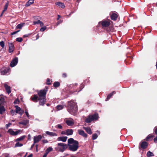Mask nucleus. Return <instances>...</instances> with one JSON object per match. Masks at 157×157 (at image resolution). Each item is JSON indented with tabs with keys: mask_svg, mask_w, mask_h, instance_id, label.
Listing matches in <instances>:
<instances>
[{
	"mask_svg": "<svg viewBox=\"0 0 157 157\" xmlns=\"http://www.w3.org/2000/svg\"><path fill=\"white\" fill-rule=\"evenodd\" d=\"M67 147L68 149L72 151H75L79 147V143L77 141L74 140L72 138H70L68 140Z\"/></svg>",
	"mask_w": 157,
	"mask_h": 157,
	"instance_id": "nucleus-1",
	"label": "nucleus"
},
{
	"mask_svg": "<svg viewBox=\"0 0 157 157\" xmlns=\"http://www.w3.org/2000/svg\"><path fill=\"white\" fill-rule=\"evenodd\" d=\"M47 90H40L37 92L38 96V100L40 105L43 106L46 102V95Z\"/></svg>",
	"mask_w": 157,
	"mask_h": 157,
	"instance_id": "nucleus-2",
	"label": "nucleus"
},
{
	"mask_svg": "<svg viewBox=\"0 0 157 157\" xmlns=\"http://www.w3.org/2000/svg\"><path fill=\"white\" fill-rule=\"evenodd\" d=\"M67 110L71 114H75L78 111L76 103L72 101L68 102Z\"/></svg>",
	"mask_w": 157,
	"mask_h": 157,
	"instance_id": "nucleus-3",
	"label": "nucleus"
},
{
	"mask_svg": "<svg viewBox=\"0 0 157 157\" xmlns=\"http://www.w3.org/2000/svg\"><path fill=\"white\" fill-rule=\"evenodd\" d=\"M67 145L63 143H59L55 149L57 151L63 152L67 148Z\"/></svg>",
	"mask_w": 157,
	"mask_h": 157,
	"instance_id": "nucleus-4",
	"label": "nucleus"
},
{
	"mask_svg": "<svg viewBox=\"0 0 157 157\" xmlns=\"http://www.w3.org/2000/svg\"><path fill=\"white\" fill-rule=\"evenodd\" d=\"M98 118V114L95 113L92 115L89 116L85 120L86 122L90 123L92 121L96 120Z\"/></svg>",
	"mask_w": 157,
	"mask_h": 157,
	"instance_id": "nucleus-5",
	"label": "nucleus"
},
{
	"mask_svg": "<svg viewBox=\"0 0 157 157\" xmlns=\"http://www.w3.org/2000/svg\"><path fill=\"white\" fill-rule=\"evenodd\" d=\"M64 121L67 125L69 126H73L74 124V120L71 118H66Z\"/></svg>",
	"mask_w": 157,
	"mask_h": 157,
	"instance_id": "nucleus-6",
	"label": "nucleus"
},
{
	"mask_svg": "<svg viewBox=\"0 0 157 157\" xmlns=\"http://www.w3.org/2000/svg\"><path fill=\"white\" fill-rule=\"evenodd\" d=\"M140 146L139 147V149H140L141 148L145 149L148 146V143L145 141H143L141 142L140 143Z\"/></svg>",
	"mask_w": 157,
	"mask_h": 157,
	"instance_id": "nucleus-7",
	"label": "nucleus"
},
{
	"mask_svg": "<svg viewBox=\"0 0 157 157\" xmlns=\"http://www.w3.org/2000/svg\"><path fill=\"white\" fill-rule=\"evenodd\" d=\"M21 132V130H18L16 131H14L12 129H9L8 131V132L10 135L13 136H16L19 134Z\"/></svg>",
	"mask_w": 157,
	"mask_h": 157,
	"instance_id": "nucleus-8",
	"label": "nucleus"
},
{
	"mask_svg": "<svg viewBox=\"0 0 157 157\" xmlns=\"http://www.w3.org/2000/svg\"><path fill=\"white\" fill-rule=\"evenodd\" d=\"M18 61V59L17 57L14 58L11 61L10 64L11 67H13L15 66L17 64Z\"/></svg>",
	"mask_w": 157,
	"mask_h": 157,
	"instance_id": "nucleus-9",
	"label": "nucleus"
},
{
	"mask_svg": "<svg viewBox=\"0 0 157 157\" xmlns=\"http://www.w3.org/2000/svg\"><path fill=\"white\" fill-rule=\"evenodd\" d=\"M42 136L41 135L36 136L34 137V144L38 143L42 139Z\"/></svg>",
	"mask_w": 157,
	"mask_h": 157,
	"instance_id": "nucleus-10",
	"label": "nucleus"
},
{
	"mask_svg": "<svg viewBox=\"0 0 157 157\" xmlns=\"http://www.w3.org/2000/svg\"><path fill=\"white\" fill-rule=\"evenodd\" d=\"M31 100L35 102H37L38 100V96L37 94H34L30 98Z\"/></svg>",
	"mask_w": 157,
	"mask_h": 157,
	"instance_id": "nucleus-11",
	"label": "nucleus"
},
{
	"mask_svg": "<svg viewBox=\"0 0 157 157\" xmlns=\"http://www.w3.org/2000/svg\"><path fill=\"white\" fill-rule=\"evenodd\" d=\"M101 24L103 27H108L110 25V22L109 21H103L101 22Z\"/></svg>",
	"mask_w": 157,
	"mask_h": 157,
	"instance_id": "nucleus-12",
	"label": "nucleus"
},
{
	"mask_svg": "<svg viewBox=\"0 0 157 157\" xmlns=\"http://www.w3.org/2000/svg\"><path fill=\"white\" fill-rule=\"evenodd\" d=\"M78 132L80 135L82 136L85 138H86L87 137V135L85 132L83 130L78 129Z\"/></svg>",
	"mask_w": 157,
	"mask_h": 157,
	"instance_id": "nucleus-13",
	"label": "nucleus"
},
{
	"mask_svg": "<svg viewBox=\"0 0 157 157\" xmlns=\"http://www.w3.org/2000/svg\"><path fill=\"white\" fill-rule=\"evenodd\" d=\"M10 68H5L1 71L2 75H7L9 73Z\"/></svg>",
	"mask_w": 157,
	"mask_h": 157,
	"instance_id": "nucleus-14",
	"label": "nucleus"
},
{
	"mask_svg": "<svg viewBox=\"0 0 157 157\" xmlns=\"http://www.w3.org/2000/svg\"><path fill=\"white\" fill-rule=\"evenodd\" d=\"M9 52L11 53L13 52L14 49V46L12 43H9Z\"/></svg>",
	"mask_w": 157,
	"mask_h": 157,
	"instance_id": "nucleus-15",
	"label": "nucleus"
},
{
	"mask_svg": "<svg viewBox=\"0 0 157 157\" xmlns=\"http://www.w3.org/2000/svg\"><path fill=\"white\" fill-rule=\"evenodd\" d=\"M110 17L111 18L112 20H113V21H115L117 19V18L118 15L117 13H113L111 15Z\"/></svg>",
	"mask_w": 157,
	"mask_h": 157,
	"instance_id": "nucleus-16",
	"label": "nucleus"
},
{
	"mask_svg": "<svg viewBox=\"0 0 157 157\" xmlns=\"http://www.w3.org/2000/svg\"><path fill=\"white\" fill-rule=\"evenodd\" d=\"M4 86L8 94H10L11 92L10 86H8L6 83L4 84Z\"/></svg>",
	"mask_w": 157,
	"mask_h": 157,
	"instance_id": "nucleus-17",
	"label": "nucleus"
},
{
	"mask_svg": "<svg viewBox=\"0 0 157 157\" xmlns=\"http://www.w3.org/2000/svg\"><path fill=\"white\" fill-rule=\"evenodd\" d=\"M67 139V136H60L58 137L57 140L58 141H61L63 142H65L66 141Z\"/></svg>",
	"mask_w": 157,
	"mask_h": 157,
	"instance_id": "nucleus-18",
	"label": "nucleus"
},
{
	"mask_svg": "<svg viewBox=\"0 0 157 157\" xmlns=\"http://www.w3.org/2000/svg\"><path fill=\"white\" fill-rule=\"evenodd\" d=\"M73 132V131L72 129H67L66 130V135L67 136L72 135Z\"/></svg>",
	"mask_w": 157,
	"mask_h": 157,
	"instance_id": "nucleus-19",
	"label": "nucleus"
},
{
	"mask_svg": "<svg viewBox=\"0 0 157 157\" xmlns=\"http://www.w3.org/2000/svg\"><path fill=\"white\" fill-rule=\"evenodd\" d=\"M83 128L84 129L86 132L89 134H92V132L91 131V129L90 128L88 127H83Z\"/></svg>",
	"mask_w": 157,
	"mask_h": 157,
	"instance_id": "nucleus-20",
	"label": "nucleus"
},
{
	"mask_svg": "<svg viewBox=\"0 0 157 157\" xmlns=\"http://www.w3.org/2000/svg\"><path fill=\"white\" fill-rule=\"evenodd\" d=\"M5 102L4 97L3 95H0V105H1Z\"/></svg>",
	"mask_w": 157,
	"mask_h": 157,
	"instance_id": "nucleus-21",
	"label": "nucleus"
},
{
	"mask_svg": "<svg viewBox=\"0 0 157 157\" xmlns=\"http://www.w3.org/2000/svg\"><path fill=\"white\" fill-rule=\"evenodd\" d=\"M34 0H29L26 3L25 6L28 7L34 3Z\"/></svg>",
	"mask_w": 157,
	"mask_h": 157,
	"instance_id": "nucleus-22",
	"label": "nucleus"
},
{
	"mask_svg": "<svg viewBox=\"0 0 157 157\" xmlns=\"http://www.w3.org/2000/svg\"><path fill=\"white\" fill-rule=\"evenodd\" d=\"M46 133L47 135L51 136H57V134L54 132H51L49 131H46Z\"/></svg>",
	"mask_w": 157,
	"mask_h": 157,
	"instance_id": "nucleus-23",
	"label": "nucleus"
},
{
	"mask_svg": "<svg viewBox=\"0 0 157 157\" xmlns=\"http://www.w3.org/2000/svg\"><path fill=\"white\" fill-rule=\"evenodd\" d=\"M56 5L61 7L62 8H64L65 7V6L63 3L60 2H57L56 3Z\"/></svg>",
	"mask_w": 157,
	"mask_h": 157,
	"instance_id": "nucleus-24",
	"label": "nucleus"
},
{
	"mask_svg": "<svg viewBox=\"0 0 157 157\" xmlns=\"http://www.w3.org/2000/svg\"><path fill=\"white\" fill-rule=\"evenodd\" d=\"M29 121L27 120H24L20 122L19 123L20 124H22L24 125H26L28 123Z\"/></svg>",
	"mask_w": 157,
	"mask_h": 157,
	"instance_id": "nucleus-25",
	"label": "nucleus"
},
{
	"mask_svg": "<svg viewBox=\"0 0 157 157\" xmlns=\"http://www.w3.org/2000/svg\"><path fill=\"white\" fill-rule=\"evenodd\" d=\"M116 93V92L115 91H113L111 93L109 94L107 97V98H106V101H108V100L113 95Z\"/></svg>",
	"mask_w": 157,
	"mask_h": 157,
	"instance_id": "nucleus-26",
	"label": "nucleus"
},
{
	"mask_svg": "<svg viewBox=\"0 0 157 157\" xmlns=\"http://www.w3.org/2000/svg\"><path fill=\"white\" fill-rule=\"evenodd\" d=\"M6 109L3 106L0 105V114H2L3 113L5 112Z\"/></svg>",
	"mask_w": 157,
	"mask_h": 157,
	"instance_id": "nucleus-27",
	"label": "nucleus"
},
{
	"mask_svg": "<svg viewBox=\"0 0 157 157\" xmlns=\"http://www.w3.org/2000/svg\"><path fill=\"white\" fill-rule=\"evenodd\" d=\"M153 137V136L152 134H149L147 136L146 138L145 139L146 141H149L151 139H152Z\"/></svg>",
	"mask_w": 157,
	"mask_h": 157,
	"instance_id": "nucleus-28",
	"label": "nucleus"
},
{
	"mask_svg": "<svg viewBox=\"0 0 157 157\" xmlns=\"http://www.w3.org/2000/svg\"><path fill=\"white\" fill-rule=\"evenodd\" d=\"M15 107L16 108V113H19V112L21 110V108L17 105H15Z\"/></svg>",
	"mask_w": 157,
	"mask_h": 157,
	"instance_id": "nucleus-29",
	"label": "nucleus"
},
{
	"mask_svg": "<svg viewBox=\"0 0 157 157\" xmlns=\"http://www.w3.org/2000/svg\"><path fill=\"white\" fill-rule=\"evenodd\" d=\"M25 136H21L19 138L16 139L15 141H21V140H23L25 138Z\"/></svg>",
	"mask_w": 157,
	"mask_h": 157,
	"instance_id": "nucleus-30",
	"label": "nucleus"
},
{
	"mask_svg": "<svg viewBox=\"0 0 157 157\" xmlns=\"http://www.w3.org/2000/svg\"><path fill=\"white\" fill-rule=\"evenodd\" d=\"M147 156L148 157L152 156H154V154L152 152L149 151L147 152Z\"/></svg>",
	"mask_w": 157,
	"mask_h": 157,
	"instance_id": "nucleus-31",
	"label": "nucleus"
},
{
	"mask_svg": "<svg viewBox=\"0 0 157 157\" xmlns=\"http://www.w3.org/2000/svg\"><path fill=\"white\" fill-rule=\"evenodd\" d=\"M53 151V148L52 147H50L48 148L45 151L48 153L50 152Z\"/></svg>",
	"mask_w": 157,
	"mask_h": 157,
	"instance_id": "nucleus-32",
	"label": "nucleus"
},
{
	"mask_svg": "<svg viewBox=\"0 0 157 157\" xmlns=\"http://www.w3.org/2000/svg\"><path fill=\"white\" fill-rule=\"evenodd\" d=\"M60 83L58 82H56L53 83V86L55 87H58L60 86Z\"/></svg>",
	"mask_w": 157,
	"mask_h": 157,
	"instance_id": "nucleus-33",
	"label": "nucleus"
},
{
	"mask_svg": "<svg viewBox=\"0 0 157 157\" xmlns=\"http://www.w3.org/2000/svg\"><path fill=\"white\" fill-rule=\"evenodd\" d=\"M24 24H20L18 25L16 27V29H21L22 27L23 26Z\"/></svg>",
	"mask_w": 157,
	"mask_h": 157,
	"instance_id": "nucleus-34",
	"label": "nucleus"
},
{
	"mask_svg": "<svg viewBox=\"0 0 157 157\" xmlns=\"http://www.w3.org/2000/svg\"><path fill=\"white\" fill-rule=\"evenodd\" d=\"M8 5H9V2H7L6 3V4L5 6L4 9L3 10V13H4L7 10Z\"/></svg>",
	"mask_w": 157,
	"mask_h": 157,
	"instance_id": "nucleus-35",
	"label": "nucleus"
},
{
	"mask_svg": "<svg viewBox=\"0 0 157 157\" xmlns=\"http://www.w3.org/2000/svg\"><path fill=\"white\" fill-rule=\"evenodd\" d=\"M23 144L21 143H20L19 142L17 143L15 145V147H20L22 146Z\"/></svg>",
	"mask_w": 157,
	"mask_h": 157,
	"instance_id": "nucleus-36",
	"label": "nucleus"
},
{
	"mask_svg": "<svg viewBox=\"0 0 157 157\" xmlns=\"http://www.w3.org/2000/svg\"><path fill=\"white\" fill-rule=\"evenodd\" d=\"M98 137L97 134H94L92 135V139L94 140L96 139Z\"/></svg>",
	"mask_w": 157,
	"mask_h": 157,
	"instance_id": "nucleus-37",
	"label": "nucleus"
},
{
	"mask_svg": "<svg viewBox=\"0 0 157 157\" xmlns=\"http://www.w3.org/2000/svg\"><path fill=\"white\" fill-rule=\"evenodd\" d=\"M57 108L58 110H59L63 109V106L61 105H58L57 106Z\"/></svg>",
	"mask_w": 157,
	"mask_h": 157,
	"instance_id": "nucleus-38",
	"label": "nucleus"
},
{
	"mask_svg": "<svg viewBox=\"0 0 157 157\" xmlns=\"http://www.w3.org/2000/svg\"><path fill=\"white\" fill-rule=\"evenodd\" d=\"M0 46H1V47L3 48L5 46L4 43L3 41H1L0 42Z\"/></svg>",
	"mask_w": 157,
	"mask_h": 157,
	"instance_id": "nucleus-39",
	"label": "nucleus"
},
{
	"mask_svg": "<svg viewBox=\"0 0 157 157\" xmlns=\"http://www.w3.org/2000/svg\"><path fill=\"white\" fill-rule=\"evenodd\" d=\"M23 39L21 37H18L16 39V41H18L19 42H21L22 41Z\"/></svg>",
	"mask_w": 157,
	"mask_h": 157,
	"instance_id": "nucleus-40",
	"label": "nucleus"
},
{
	"mask_svg": "<svg viewBox=\"0 0 157 157\" xmlns=\"http://www.w3.org/2000/svg\"><path fill=\"white\" fill-rule=\"evenodd\" d=\"M46 29V27L45 26L42 28H41L40 29V30L41 32H43Z\"/></svg>",
	"mask_w": 157,
	"mask_h": 157,
	"instance_id": "nucleus-41",
	"label": "nucleus"
},
{
	"mask_svg": "<svg viewBox=\"0 0 157 157\" xmlns=\"http://www.w3.org/2000/svg\"><path fill=\"white\" fill-rule=\"evenodd\" d=\"M50 82V80L48 78H47V80L46 84L47 85H48L51 84V83Z\"/></svg>",
	"mask_w": 157,
	"mask_h": 157,
	"instance_id": "nucleus-42",
	"label": "nucleus"
},
{
	"mask_svg": "<svg viewBox=\"0 0 157 157\" xmlns=\"http://www.w3.org/2000/svg\"><path fill=\"white\" fill-rule=\"evenodd\" d=\"M40 22V20H38L37 21H35L33 22V24L34 25H35L36 24H39Z\"/></svg>",
	"mask_w": 157,
	"mask_h": 157,
	"instance_id": "nucleus-43",
	"label": "nucleus"
},
{
	"mask_svg": "<svg viewBox=\"0 0 157 157\" xmlns=\"http://www.w3.org/2000/svg\"><path fill=\"white\" fill-rule=\"evenodd\" d=\"M57 126L58 128L62 129V126L61 124H58Z\"/></svg>",
	"mask_w": 157,
	"mask_h": 157,
	"instance_id": "nucleus-44",
	"label": "nucleus"
},
{
	"mask_svg": "<svg viewBox=\"0 0 157 157\" xmlns=\"http://www.w3.org/2000/svg\"><path fill=\"white\" fill-rule=\"evenodd\" d=\"M154 131L155 133L157 135V127H155L154 128Z\"/></svg>",
	"mask_w": 157,
	"mask_h": 157,
	"instance_id": "nucleus-45",
	"label": "nucleus"
},
{
	"mask_svg": "<svg viewBox=\"0 0 157 157\" xmlns=\"http://www.w3.org/2000/svg\"><path fill=\"white\" fill-rule=\"evenodd\" d=\"M42 142L44 143H46L48 142V141L47 140H42Z\"/></svg>",
	"mask_w": 157,
	"mask_h": 157,
	"instance_id": "nucleus-46",
	"label": "nucleus"
},
{
	"mask_svg": "<svg viewBox=\"0 0 157 157\" xmlns=\"http://www.w3.org/2000/svg\"><path fill=\"white\" fill-rule=\"evenodd\" d=\"M11 123H9L8 124H6V127L7 128H8L11 125Z\"/></svg>",
	"mask_w": 157,
	"mask_h": 157,
	"instance_id": "nucleus-47",
	"label": "nucleus"
},
{
	"mask_svg": "<svg viewBox=\"0 0 157 157\" xmlns=\"http://www.w3.org/2000/svg\"><path fill=\"white\" fill-rule=\"evenodd\" d=\"M20 31V30H18V31H15V32H13L11 33V34L12 35H14V34H15L16 33H17L18 32H19Z\"/></svg>",
	"mask_w": 157,
	"mask_h": 157,
	"instance_id": "nucleus-48",
	"label": "nucleus"
},
{
	"mask_svg": "<svg viewBox=\"0 0 157 157\" xmlns=\"http://www.w3.org/2000/svg\"><path fill=\"white\" fill-rule=\"evenodd\" d=\"M25 113L27 116L29 118V115L28 112L27 111H25Z\"/></svg>",
	"mask_w": 157,
	"mask_h": 157,
	"instance_id": "nucleus-49",
	"label": "nucleus"
},
{
	"mask_svg": "<svg viewBox=\"0 0 157 157\" xmlns=\"http://www.w3.org/2000/svg\"><path fill=\"white\" fill-rule=\"evenodd\" d=\"M10 113L12 115H13L14 114L15 111L13 110H11L10 111Z\"/></svg>",
	"mask_w": 157,
	"mask_h": 157,
	"instance_id": "nucleus-50",
	"label": "nucleus"
},
{
	"mask_svg": "<svg viewBox=\"0 0 157 157\" xmlns=\"http://www.w3.org/2000/svg\"><path fill=\"white\" fill-rule=\"evenodd\" d=\"M62 76L64 78H66L67 76V75L66 73H63L62 75Z\"/></svg>",
	"mask_w": 157,
	"mask_h": 157,
	"instance_id": "nucleus-51",
	"label": "nucleus"
},
{
	"mask_svg": "<svg viewBox=\"0 0 157 157\" xmlns=\"http://www.w3.org/2000/svg\"><path fill=\"white\" fill-rule=\"evenodd\" d=\"M39 24H40V25L41 27H42L44 25V23H43L42 22L40 21L39 23Z\"/></svg>",
	"mask_w": 157,
	"mask_h": 157,
	"instance_id": "nucleus-52",
	"label": "nucleus"
},
{
	"mask_svg": "<svg viewBox=\"0 0 157 157\" xmlns=\"http://www.w3.org/2000/svg\"><path fill=\"white\" fill-rule=\"evenodd\" d=\"M48 154V153L46 152V151L45 152V154L44 155L43 157H46L47 155Z\"/></svg>",
	"mask_w": 157,
	"mask_h": 157,
	"instance_id": "nucleus-53",
	"label": "nucleus"
},
{
	"mask_svg": "<svg viewBox=\"0 0 157 157\" xmlns=\"http://www.w3.org/2000/svg\"><path fill=\"white\" fill-rule=\"evenodd\" d=\"M62 22V21H59L58 22H57V23H56L57 25H59Z\"/></svg>",
	"mask_w": 157,
	"mask_h": 157,
	"instance_id": "nucleus-54",
	"label": "nucleus"
},
{
	"mask_svg": "<svg viewBox=\"0 0 157 157\" xmlns=\"http://www.w3.org/2000/svg\"><path fill=\"white\" fill-rule=\"evenodd\" d=\"M80 88H81V89L80 90H79L78 91V92H79L81 90L84 88V86H83V85L81 84V85Z\"/></svg>",
	"mask_w": 157,
	"mask_h": 157,
	"instance_id": "nucleus-55",
	"label": "nucleus"
},
{
	"mask_svg": "<svg viewBox=\"0 0 157 157\" xmlns=\"http://www.w3.org/2000/svg\"><path fill=\"white\" fill-rule=\"evenodd\" d=\"M154 140L155 142L157 143V136L156 138H154Z\"/></svg>",
	"mask_w": 157,
	"mask_h": 157,
	"instance_id": "nucleus-56",
	"label": "nucleus"
},
{
	"mask_svg": "<svg viewBox=\"0 0 157 157\" xmlns=\"http://www.w3.org/2000/svg\"><path fill=\"white\" fill-rule=\"evenodd\" d=\"M18 102V101L17 100H15L13 102V103L14 104H17V102Z\"/></svg>",
	"mask_w": 157,
	"mask_h": 157,
	"instance_id": "nucleus-57",
	"label": "nucleus"
},
{
	"mask_svg": "<svg viewBox=\"0 0 157 157\" xmlns=\"http://www.w3.org/2000/svg\"><path fill=\"white\" fill-rule=\"evenodd\" d=\"M29 36V34H26V35H24L23 36V37H27Z\"/></svg>",
	"mask_w": 157,
	"mask_h": 157,
	"instance_id": "nucleus-58",
	"label": "nucleus"
},
{
	"mask_svg": "<svg viewBox=\"0 0 157 157\" xmlns=\"http://www.w3.org/2000/svg\"><path fill=\"white\" fill-rule=\"evenodd\" d=\"M61 134H65L66 135V131H63L61 132Z\"/></svg>",
	"mask_w": 157,
	"mask_h": 157,
	"instance_id": "nucleus-59",
	"label": "nucleus"
},
{
	"mask_svg": "<svg viewBox=\"0 0 157 157\" xmlns=\"http://www.w3.org/2000/svg\"><path fill=\"white\" fill-rule=\"evenodd\" d=\"M34 144V143L32 145L31 147V149H32L34 146V144Z\"/></svg>",
	"mask_w": 157,
	"mask_h": 157,
	"instance_id": "nucleus-60",
	"label": "nucleus"
},
{
	"mask_svg": "<svg viewBox=\"0 0 157 157\" xmlns=\"http://www.w3.org/2000/svg\"><path fill=\"white\" fill-rule=\"evenodd\" d=\"M60 16L59 15H58V18H57V20H58L60 18Z\"/></svg>",
	"mask_w": 157,
	"mask_h": 157,
	"instance_id": "nucleus-61",
	"label": "nucleus"
},
{
	"mask_svg": "<svg viewBox=\"0 0 157 157\" xmlns=\"http://www.w3.org/2000/svg\"><path fill=\"white\" fill-rule=\"evenodd\" d=\"M33 157V155L32 154H30L29 156H28L27 157Z\"/></svg>",
	"mask_w": 157,
	"mask_h": 157,
	"instance_id": "nucleus-62",
	"label": "nucleus"
},
{
	"mask_svg": "<svg viewBox=\"0 0 157 157\" xmlns=\"http://www.w3.org/2000/svg\"><path fill=\"white\" fill-rule=\"evenodd\" d=\"M28 138H29V139H30V138H31V136L30 134H29L28 135Z\"/></svg>",
	"mask_w": 157,
	"mask_h": 157,
	"instance_id": "nucleus-63",
	"label": "nucleus"
},
{
	"mask_svg": "<svg viewBox=\"0 0 157 157\" xmlns=\"http://www.w3.org/2000/svg\"><path fill=\"white\" fill-rule=\"evenodd\" d=\"M37 146H38V145L36 144V148L37 151Z\"/></svg>",
	"mask_w": 157,
	"mask_h": 157,
	"instance_id": "nucleus-64",
	"label": "nucleus"
}]
</instances>
